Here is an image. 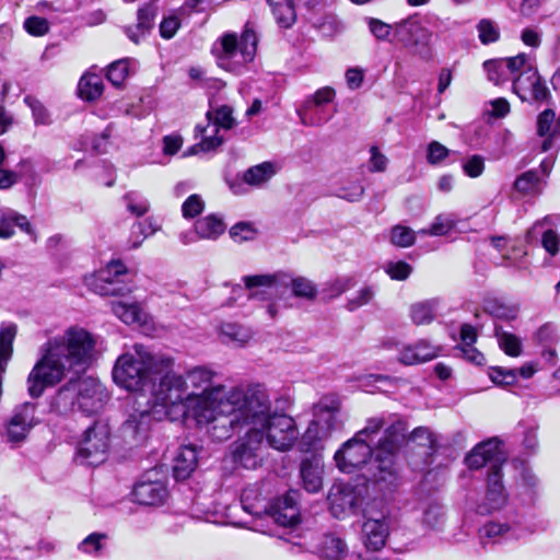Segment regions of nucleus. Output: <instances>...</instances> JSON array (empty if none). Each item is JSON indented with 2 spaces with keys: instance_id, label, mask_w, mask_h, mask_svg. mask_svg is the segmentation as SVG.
<instances>
[{
  "instance_id": "nucleus-18",
  "label": "nucleus",
  "mask_w": 560,
  "mask_h": 560,
  "mask_svg": "<svg viewBox=\"0 0 560 560\" xmlns=\"http://www.w3.org/2000/svg\"><path fill=\"white\" fill-rule=\"evenodd\" d=\"M327 500L331 514L337 518H343L361 511L363 490L350 483L336 482L329 489Z\"/></svg>"
},
{
  "instance_id": "nucleus-32",
  "label": "nucleus",
  "mask_w": 560,
  "mask_h": 560,
  "mask_svg": "<svg viewBox=\"0 0 560 560\" xmlns=\"http://www.w3.org/2000/svg\"><path fill=\"white\" fill-rule=\"evenodd\" d=\"M279 170V165L275 162H262L246 170L243 174V182L258 187L270 180Z\"/></svg>"
},
{
  "instance_id": "nucleus-34",
  "label": "nucleus",
  "mask_w": 560,
  "mask_h": 560,
  "mask_svg": "<svg viewBox=\"0 0 560 560\" xmlns=\"http://www.w3.org/2000/svg\"><path fill=\"white\" fill-rule=\"evenodd\" d=\"M109 537L106 533L94 532L78 544V551L93 558H101L107 550Z\"/></svg>"
},
{
  "instance_id": "nucleus-40",
  "label": "nucleus",
  "mask_w": 560,
  "mask_h": 560,
  "mask_svg": "<svg viewBox=\"0 0 560 560\" xmlns=\"http://www.w3.org/2000/svg\"><path fill=\"white\" fill-rule=\"evenodd\" d=\"M483 310L492 317L504 320L515 319L518 314V306L506 304L498 299L486 300Z\"/></svg>"
},
{
  "instance_id": "nucleus-45",
  "label": "nucleus",
  "mask_w": 560,
  "mask_h": 560,
  "mask_svg": "<svg viewBox=\"0 0 560 560\" xmlns=\"http://www.w3.org/2000/svg\"><path fill=\"white\" fill-rule=\"evenodd\" d=\"M270 9L277 23L281 27L288 28L292 26L296 20V13L292 0H289L280 5H275Z\"/></svg>"
},
{
  "instance_id": "nucleus-50",
  "label": "nucleus",
  "mask_w": 560,
  "mask_h": 560,
  "mask_svg": "<svg viewBox=\"0 0 560 560\" xmlns=\"http://www.w3.org/2000/svg\"><path fill=\"white\" fill-rule=\"evenodd\" d=\"M385 425V420L382 417H372L366 420V423L363 429L358 431L354 436H357L362 442L368 444H372L380 433L381 429Z\"/></svg>"
},
{
  "instance_id": "nucleus-27",
  "label": "nucleus",
  "mask_w": 560,
  "mask_h": 560,
  "mask_svg": "<svg viewBox=\"0 0 560 560\" xmlns=\"http://www.w3.org/2000/svg\"><path fill=\"white\" fill-rule=\"evenodd\" d=\"M155 15L156 10L152 4L139 8L137 12V23L124 27V32L129 40L137 45L140 44L152 31Z\"/></svg>"
},
{
  "instance_id": "nucleus-8",
  "label": "nucleus",
  "mask_w": 560,
  "mask_h": 560,
  "mask_svg": "<svg viewBox=\"0 0 560 560\" xmlns=\"http://www.w3.org/2000/svg\"><path fill=\"white\" fill-rule=\"evenodd\" d=\"M257 36L246 28L241 39L233 33L224 34L213 46L212 51L220 68L238 73L256 55Z\"/></svg>"
},
{
  "instance_id": "nucleus-56",
  "label": "nucleus",
  "mask_w": 560,
  "mask_h": 560,
  "mask_svg": "<svg viewBox=\"0 0 560 560\" xmlns=\"http://www.w3.org/2000/svg\"><path fill=\"white\" fill-rule=\"evenodd\" d=\"M364 194V187L360 182H352L342 185L336 192L339 198L346 199L350 202L359 201Z\"/></svg>"
},
{
  "instance_id": "nucleus-6",
  "label": "nucleus",
  "mask_w": 560,
  "mask_h": 560,
  "mask_svg": "<svg viewBox=\"0 0 560 560\" xmlns=\"http://www.w3.org/2000/svg\"><path fill=\"white\" fill-rule=\"evenodd\" d=\"M407 423L398 419L385 429L374 451L373 478L376 482L394 485L397 479L396 456L406 440Z\"/></svg>"
},
{
  "instance_id": "nucleus-64",
  "label": "nucleus",
  "mask_w": 560,
  "mask_h": 560,
  "mask_svg": "<svg viewBox=\"0 0 560 560\" xmlns=\"http://www.w3.org/2000/svg\"><path fill=\"white\" fill-rule=\"evenodd\" d=\"M409 439L413 442H417L420 446L434 448L435 440L433 438V433L429 428L419 427L416 428L411 433Z\"/></svg>"
},
{
  "instance_id": "nucleus-33",
  "label": "nucleus",
  "mask_w": 560,
  "mask_h": 560,
  "mask_svg": "<svg viewBox=\"0 0 560 560\" xmlns=\"http://www.w3.org/2000/svg\"><path fill=\"white\" fill-rule=\"evenodd\" d=\"M539 480L529 470H523L516 486V495L523 504L532 505L538 497Z\"/></svg>"
},
{
  "instance_id": "nucleus-55",
  "label": "nucleus",
  "mask_w": 560,
  "mask_h": 560,
  "mask_svg": "<svg viewBox=\"0 0 560 560\" xmlns=\"http://www.w3.org/2000/svg\"><path fill=\"white\" fill-rule=\"evenodd\" d=\"M540 4V0H510V7L526 19L534 16L538 12Z\"/></svg>"
},
{
  "instance_id": "nucleus-10",
  "label": "nucleus",
  "mask_w": 560,
  "mask_h": 560,
  "mask_svg": "<svg viewBox=\"0 0 560 560\" xmlns=\"http://www.w3.org/2000/svg\"><path fill=\"white\" fill-rule=\"evenodd\" d=\"M394 36L406 48L422 60L432 57V32L417 16H410L394 25Z\"/></svg>"
},
{
  "instance_id": "nucleus-52",
  "label": "nucleus",
  "mask_w": 560,
  "mask_h": 560,
  "mask_svg": "<svg viewBox=\"0 0 560 560\" xmlns=\"http://www.w3.org/2000/svg\"><path fill=\"white\" fill-rule=\"evenodd\" d=\"M257 230L248 222H238L230 230V236L236 243L252 241L256 237Z\"/></svg>"
},
{
  "instance_id": "nucleus-60",
  "label": "nucleus",
  "mask_w": 560,
  "mask_h": 560,
  "mask_svg": "<svg viewBox=\"0 0 560 560\" xmlns=\"http://www.w3.org/2000/svg\"><path fill=\"white\" fill-rule=\"evenodd\" d=\"M205 208L203 200L199 195L189 196L182 206L183 217L186 219L195 218L200 214Z\"/></svg>"
},
{
  "instance_id": "nucleus-38",
  "label": "nucleus",
  "mask_w": 560,
  "mask_h": 560,
  "mask_svg": "<svg viewBox=\"0 0 560 560\" xmlns=\"http://www.w3.org/2000/svg\"><path fill=\"white\" fill-rule=\"evenodd\" d=\"M318 551L322 557L329 560H345L348 553L345 541L334 535L324 536Z\"/></svg>"
},
{
  "instance_id": "nucleus-54",
  "label": "nucleus",
  "mask_w": 560,
  "mask_h": 560,
  "mask_svg": "<svg viewBox=\"0 0 560 560\" xmlns=\"http://www.w3.org/2000/svg\"><path fill=\"white\" fill-rule=\"evenodd\" d=\"M385 271L393 280L404 281L411 275L412 267L402 260L389 261L385 266Z\"/></svg>"
},
{
  "instance_id": "nucleus-48",
  "label": "nucleus",
  "mask_w": 560,
  "mask_h": 560,
  "mask_svg": "<svg viewBox=\"0 0 560 560\" xmlns=\"http://www.w3.org/2000/svg\"><path fill=\"white\" fill-rule=\"evenodd\" d=\"M16 335V326L8 325L0 330V363L5 369V363L12 352V342Z\"/></svg>"
},
{
  "instance_id": "nucleus-11",
  "label": "nucleus",
  "mask_w": 560,
  "mask_h": 560,
  "mask_svg": "<svg viewBox=\"0 0 560 560\" xmlns=\"http://www.w3.org/2000/svg\"><path fill=\"white\" fill-rule=\"evenodd\" d=\"M362 539L364 546L377 551L382 549L389 535L388 511L382 502H374L362 510Z\"/></svg>"
},
{
  "instance_id": "nucleus-22",
  "label": "nucleus",
  "mask_w": 560,
  "mask_h": 560,
  "mask_svg": "<svg viewBox=\"0 0 560 560\" xmlns=\"http://www.w3.org/2000/svg\"><path fill=\"white\" fill-rule=\"evenodd\" d=\"M505 459V455L500 447V441L497 438H491L477 444L467 454L465 462L470 469H480L489 465L488 471L494 470V467L502 471Z\"/></svg>"
},
{
  "instance_id": "nucleus-28",
  "label": "nucleus",
  "mask_w": 560,
  "mask_h": 560,
  "mask_svg": "<svg viewBox=\"0 0 560 560\" xmlns=\"http://www.w3.org/2000/svg\"><path fill=\"white\" fill-rule=\"evenodd\" d=\"M444 302L440 298L423 300L410 306V318L417 326L430 325L442 314Z\"/></svg>"
},
{
  "instance_id": "nucleus-17",
  "label": "nucleus",
  "mask_w": 560,
  "mask_h": 560,
  "mask_svg": "<svg viewBox=\"0 0 560 560\" xmlns=\"http://www.w3.org/2000/svg\"><path fill=\"white\" fill-rule=\"evenodd\" d=\"M513 91L522 101H544L549 91L526 54L513 79Z\"/></svg>"
},
{
  "instance_id": "nucleus-24",
  "label": "nucleus",
  "mask_w": 560,
  "mask_h": 560,
  "mask_svg": "<svg viewBox=\"0 0 560 560\" xmlns=\"http://www.w3.org/2000/svg\"><path fill=\"white\" fill-rule=\"evenodd\" d=\"M523 65V54L514 57L487 60L483 68L487 72L489 81L495 85L503 84L510 80L513 81L514 75L518 72V68Z\"/></svg>"
},
{
  "instance_id": "nucleus-19",
  "label": "nucleus",
  "mask_w": 560,
  "mask_h": 560,
  "mask_svg": "<svg viewBox=\"0 0 560 560\" xmlns=\"http://www.w3.org/2000/svg\"><path fill=\"white\" fill-rule=\"evenodd\" d=\"M132 495L135 501L139 504H162L168 495L163 471L154 468L143 474L140 480L135 485Z\"/></svg>"
},
{
  "instance_id": "nucleus-1",
  "label": "nucleus",
  "mask_w": 560,
  "mask_h": 560,
  "mask_svg": "<svg viewBox=\"0 0 560 560\" xmlns=\"http://www.w3.org/2000/svg\"><path fill=\"white\" fill-rule=\"evenodd\" d=\"M174 359L153 353L136 343L120 354L113 368L114 382L129 392H152L156 405L171 421L190 419L197 425L194 409L203 408L206 397L218 377L212 369L198 365L184 374L173 372Z\"/></svg>"
},
{
  "instance_id": "nucleus-39",
  "label": "nucleus",
  "mask_w": 560,
  "mask_h": 560,
  "mask_svg": "<svg viewBox=\"0 0 560 560\" xmlns=\"http://www.w3.org/2000/svg\"><path fill=\"white\" fill-rule=\"evenodd\" d=\"M221 337L224 342L243 346L252 339L253 331L250 328L240 324L225 323L221 326Z\"/></svg>"
},
{
  "instance_id": "nucleus-30",
  "label": "nucleus",
  "mask_w": 560,
  "mask_h": 560,
  "mask_svg": "<svg viewBox=\"0 0 560 560\" xmlns=\"http://www.w3.org/2000/svg\"><path fill=\"white\" fill-rule=\"evenodd\" d=\"M323 465L317 458H307L301 463L300 475L307 492L316 493L323 488Z\"/></svg>"
},
{
  "instance_id": "nucleus-29",
  "label": "nucleus",
  "mask_w": 560,
  "mask_h": 560,
  "mask_svg": "<svg viewBox=\"0 0 560 560\" xmlns=\"http://www.w3.org/2000/svg\"><path fill=\"white\" fill-rule=\"evenodd\" d=\"M198 465V448L195 445H183L174 458V476L176 479L188 478Z\"/></svg>"
},
{
  "instance_id": "nucleus-2",
  "label": "nucleus",
  "mask_w": 560,
  "mask_h": 560,
  "mask_svg": "<svg viewBox=\"0 0 560 560\" xmlns=\"http://www.w3.org/2000/svg\"><path fill=\"white\" fill-rule=\"evenodd\" d=\"M205 407L194 409L197 428L213 441H225L245 425L258 427L265 433V444L287 452L300 435L295 420L283 413H271L267 388L261 384L234 386L214 382Z\"/></svg>"
},
{
  "instance_id": "nucleus-26",
  "label": "nucleus",
  "mask_w": 560,
  "mask_h": 560,
  "mask_svg": "<svg viewBox=\"0 0 560 560\" xmlns=\"http://www.w3.org/2000/svg\"><path fill=\"white\" fill-rule=\"evenodd\" d=\"M529 533L532 530L518 520L505 523L488 522L480 528V536L491 539H518Z\"/></svg>"
},
{
  "instance_id": "nucleus-20",
  "label": "nucleus",
  "mask_w": 560,
  "mask_h": 560,
  "mask_svg": "<svg viewBox=\"0 0 560 560\" xmlns=\"http://www.w3.org/2000/svg\"><path fill=\"white\" fill-rule=\"evenodd\" d=\"M372 455V446L353 436L339 447L334 459L340 471L350 474L368 464Z\"/></svg>"
},
{
  "instance_id": "nucleus-58",
  "label": "nucleus",
  "mask_w": 560,
  "mask_h": 560,
  "mask_svg": "<svg viewBox=\"0 0 560 560\" xmlns=\"http://www.w3.org/2000/svg\"><path fill=\"white\" fill-rule=\"evenodd\" d=\"M443 520V508L438 503L430 504L423 513V523L430 528H438Z\"/></svg>"
},
{
  "instance_id": "nucleus-43",
  "label": "nucleus",
  "mask_w": 560,
  "mask_h": 560,
  "mask_svg": "<svg viewBox=\"0 0 560 560\" xmlns=\"http://www.w3.org/2000/svg\"><path fill=\"white\" fill-rule=\"evenodd\" d=\"M136 65V60L124 58L114 61L108 66L107 79L116 86L120 85L129 74L130 67Z\"/></svg>"
},
{
  "instance_id": "nucleus-44",
  "label": "nucleus",
  "mask_w": 560,
  "mask_h": 560,
  "mask_svg": "<svg viewBox=\"0 0 560 560\" xmlns=\"http://www.w3.org/2000/svg\"><path fill=\"white\" fill-rule=\"evenodd\" d=\"M540 179L538 171L530 170L520 175L514 182L515 190L528 195L539 191Z\"/></svg>"
},
{
  "instance_id": "nucleus-59",
  "label": "nucleus",
  "mask_w": 560,
  "mask_h": 560,
  "mask_svg": "<svg viewBox=\"0 0 560 560\" xmlns=\"http://www.w3.org/2000/svg\"><path fill=\"white\" fill-rule=\"evenodd\" d=\"M450 154V150L439 141H432L428 145L427 161L431 165H438Z\"/></svg>"
},
{
  "instance_id": "nucleus-12",
  "label": "nucleus",
  "mask_w": 560,
  "mask_h": 560,
  "mask_svg": "<svg viewBox=\"0 0 560 560\" xmlns=\"http://www.w3.org/2000/svg\"><path fill=\"white\" fill-rule=\"evenodd\" d=\"M209 124L207 127H196V132L201 136V141L192 145L186 155L196 154L199 151L208 152L214 150L222 143V138L217 137L218 127L224 129H232L235 125V118L233 117V109L228 105H222L213 112L207 113Z\"/></svg>"
},
{
  "instance_id": "nucleus-42",
  "label": "nucleus",
  "mask_w": 560,
  "mask_h": 560,
  "mask_svg": "<svg viewBox=\"0 0 560 560\" xmlns=\"http://www.w3.org/2000/svg\"><path fill=\"white\" fill-rule=\"evenodd\" d=\"M158 230L159 225L154 224L151 219L136 222L131 228L128 241L129 247L132 249L138 248L148 236L154 234Z\"/></svg>"
},
{
  "instance_id": "nucleus-46",
  "label": "nucleus",
  "mask_w": 560,
  "mask_h": 560,
  "mask_svg": "<svg viewBox=\"0 0 560 560\" xmlns=\"http://www.w3.org/2000/svg\"><path fill=\"white\" fill-rule=\"evenodd\" d=\"M495 336L500 348L510 357H518L522 352L521 340L513 334L495 328Z\"/></svg>"
},
{
  "instance_id": "nucleus-5",
  "label": "nucleus",
  "mask_w": 560,
  "mask_h": 560,
  "mask_svg": "<svg viewBox=\"0 0 560 560\" xmlns=\"http://www.w3.org/2000/svg\"><path fill=\"white\" fill-rule=\"evenodd\" d=\"M243 281L248 290H257L252 293V296L268 294L281 298L290 287L292 288L293 295L296 298L314 300L317 294L316 285L311 280L304 277L293 278L283 271L246 276L243 278Z\"/></svg>"
},
{
  "instance_id": "nucleus-14",
  "label": "nucleus",
  "mask_w": 560,
  "mask_h": 560,
  "mask_svg": "<svg viewBox=\"0 0 560 560\" xmlns=\"http://www.w3.org/2000/svg\"><path fill=\"white\" fill-rule=\"evenodd\" d=\"M244 436L234 442L233 462L246 469H255L261 465L265 452V433L258 427L247 425Z\"/></svg>"
},
{
  "instance_id": "nucleus-13",
  "label": "nucleus",
  "mask_w": 560,
  "mask_h": 560,
  "mask_svg": "<svg viewBox=\"0 0 560 560\" xmlns=\"http://www.w3.org/2000/svg\"><path fill=\"white\" fill-rule=\"evenodd\" d=\"M37 406L33 402H23L12 410L4 422L3 439L13 446L24 443L31 431L40 422L36 416Z\"/></svg>"
},
{
  "instance_id": "nucleus-63",
  "label": "nucleus",
  "mask_w": 560,
  "mask_h": 560,
  "mask_svg": "<svg viewBox=\"0 0 560 560\" xmlns=\"http://www.w3.org/2000/svg\"><path fill=\"white\" fill-rule=\"evenodd\" d=\"M464 173L472 178L479 177L485 171V160L481 155L475 154L463 163Z\"/></svg>"
},
{
  "instance_id": "nucleus-47",
  "label": "nucleus",
  "mask_w": 560,
  "mask_h": 560,
  "mask_svg": "<svg viewBox=\"0 0 560 560\" xmlns=\"http://www.w3.org/2000/svg\"><path fill=\"white\" fill-rule=\"evenodd\" d=\"M456 228V220L451 214H440L435 218L429 230H421L422 234L442 236Z\"/></svg>"
},
{
  "instance_id": "nucleus-51",
  "label": "nucleus",
  "mask_w": 560,
  "mask_h": 560,
  "mask_svg": "<svg viewBox=\"0 0 560 560\" xmlns=\"http://www.w3.org/2000/svg\"><path fill=\"white\" fill-rule=\"evenodd\" d=\"M390 241L398 247H409L415 243L416 234L410 228L396 225L392 229Z\"/></svg>"
},
{
  "instance_id": "nucleus-21",
  "label": "nucleus",
  "mask_w": 560,
  "mask_h": 560,
  "mask_svg": "<svg viewBox=\"0 0 560 560\" xmlns=\"http://www.w3.org/2000/svg\"><path fill=\"white\" fill-rule=\"evenodd\" d=\"M383 347L398 351V361L405 365L421 364L439 357L441 348L427 339L415 343H401L395 339L384 341Z\"/></svg>"
},
{
  "instance_id": "nucleus-37",
  "label": "nucleus",
  "mask_w": 560,
  "mask_h": 560,
  "mask_svg": "<svg viewBox=\"0 0 560 560\" xmlns=\"http://www.w3.org/2000/svg\"><path fill=\"white\" fill-rule=\"evenodd\" d=\"M114 314L125 324H143L147 319V313L143 311L140 304L131 303L127 304L124 302L113 303Z\"/></svg>"
},
{
  "instance_id": "nucleus-15",
  "label": "nucleus",
  "mask_w": 560,
  "mask_h": 560,
  "mask_svg": "<svg viewBox=\"0 0 560 560\" xmlns=\"http://www.w3.org/2000/svg\"><path fill=\"white\" fill-rule=\"evenodd\" d=\"M110 429L106 422L96 421L90 427L80 443L78 455L88 465H98L105 462L109 448Z\"/></svg>"
},
{
  "instance_id": "nucleus-53",
  "label": "nucleus",
  "mask_w": 560,
  "mask_h": 560,
  "mask_svg": "<svg viewBox=\"0 0 560 560\" xmlns=\"http://www.w3.org/2000/svg\"><path fill=\"white\" fill-rule=\"evenodd\" d=\"M535 339L541 347L555 346L559 341L557 327L551 323L541 325L535 334Z\"/></svg>"
},
{
  "instance_id": "nucleus-31",
  "label": "nucleus",
  "mask_w": 560,
  "mask_h": 560,
  "mask_svg": "<svg viewBox=\"0 0 560 560\" xmlns=\"http://www.w3.org/2000/svg\"><path fill=\"white\" fill-rule=\"evenodd\" d=\"M150 415L145 411L130 415L121 427L125 439L138 443L145 439L149 429Z\"/></svg>"
},
{
  "instance_id": "nucleus-16",
  "label": "nucleus",
  "mask_w": 560,
  "mask_h": 560,
  "mask_svg": "<svg viewBox=\"0 0 560 560\" xmlns=\"http://www.w3.org/2000/svg\"><path fill=\"white\" fill-rule=\"evenodd\" d=\"M126 275V266L119 260H114L105 268L88 277L85 283L100 295H120L130 291L121 279Z\"/></svg>"
},
{
  "instance_id": "nucleus-9",
  "label": "nucleus",
  "mask_w": 560,
  "mask_h": 560,
  "mask_svg": "<svg viewBox=\"0 0 560 560\" xmlns=\"http://www.w3.org/2000/svg\"><path fill=\"white\" fill-rule=\"evenodd\" d=\"M257 490L248 487L243 490L241 503L244 511L252 515H260L264 511L276 524L291 527L300 522V509L298 506L299 492L291 490L278 498L268 509L260 506Z\"/></svg>"
},
{
  "instance_id": "nucleus-35",
  "label": "nucleus",
  "mask_w": 560,
  "mask_h": 560,
  "mask_svg": "<svg viewBox=\"0 0 560 560\" xmlns=\"http://www.w3.org/2000/svg\"><path fill=\"white\" fill-rule=\"evenodd\" d=\"M301 124L304 126L318 127L329 121L332 114L327 113L326 107L317 106L313 103L305 102L298 109Z\"/></svg>"
},
{
  "instance_id": "nucleus-49",
  "label": "nucleus",
  "mask_w": 560,
  "mask_h": 560,
  "mask_svg": "<svg viewBox=\"0 0 560 560\" xmlns=\"http://www.w3.org/2000/svg\"><path fill=\"white\" fill-rule=\"evenodd\" d=\"M128 211L136 215L142 217L150 209V202L148 199L138 191H129L124 197Z\"/></svg>"
},
{
  "instance_id": "nucleus-23",
  "label": "nucleus",
  "mask_w": 560,
  "mask_h": 560,
  "mask_svg": "<svg viewBox=\"0 0 560 560\" xmlns=\"http://www.w3.org/2000/svg\"><path fill=\"white\" fill-rule=\"evenodd\" d=\"M508 492L503 485L502 471L498 467L488 471L486 479V493L481 501L477 504L479 514H489L501 510L508 502Z\"/></svg>"
},
{
  "instance_id": "nucleus-36",
  "label": "nucleus",
  "mask_w": 560,
  "mask_h": 560,
  "mask_svg": "<svg viewBox=\"0 0 560 560\" xmlns=\"http://www.w3.org/2000/svg\"><path fill=\"white\" fill-rule=\"evenodd\" d=\"M195 231L199 238L217 240L224 233L225 224L220 217L209 214L195 223Z\"/></svg>"
},
{
  "instance_id": "nucleus-57",
  "label": "nucleus",
  "mask_w": 560,
  "mask_h": 560,
  "mask_svg": "<svg viewBox=\"0 0 560 560\" xmlns=\"http://www.w3.org/2000/svg\"><path fill=\"white\" fill-rule=\"evenodd\" d=\"M368 25H369L370 32L378 40H387V39H389L392 33H394L393 25H389L378 19L369 18Z\"/></svg>"
},
{
  "instance_id": "nucleus-4",
  "label": "nucleus",
  "mask_w": 560,
  "mask_h": 560,
  "mask_svg": "<svg viewBox=\"0 0 560 560\" xmlns=\"http://www.w3.org/2000/svg\"><path fill=\"white\" fill-rule=\"evenodd\" d=\"M109 396L101 382L93 377L73 378L62 385L54 396L50 407L59 415H68L75 409L85 415L100 412Z\"/></svg>"
},
{
  "instance_id": "nucleus-7",
  "label": "nucleus",
  "mask_w": 560,
  "mask_h": 560,
  "mask_svg": "<svg viewBox=\"0 0 560 560\" xmlns=\"http://www.w3.org/2000/svg\"><path fill=\"white\" fill-rule=\"evenodd\" d=\"M340 409L341 400L338 395H324L313 406V419L302 435V444L308 448L316 447L330 439L334 432L341 430Z\"/></svg>"
},
{
  "instance_id": "nucleus-61",
  "label": "nucleus",
  "mask_w": 560,
  "mask_h": 560,
  "mask_svg": "<svg viewBox=\"0 0 560 560\" xmlns=\"http://www.w3.org/2000/svg\"><path fill=\"white\" fill-rule=\"evenodd\" d=\"M479 38L482 44L494 43L499 39V30L489 20H481L477 25Z\"/></svg>"
},
{
  "instance_id": "nucleus-25",
  "label": "nucleus",
  "mask_w": 560,
  "mask_h": 560,
  "mask_svg": "<svg viewBox=\"0 0 560 560\" xmlns=\"http://www.w3.org/2000/svg\"><path fill=\"white\" fill-rule=\"evenodd\" d=\"M15 228L36 240V233L26 215L0 203V238L8 240L14 236Z\"/></svg>"
},
{
  "instance_id": "nucleus-62",
  "label": "nucleus",
  "mask_w": 560,
  "mask_h": 560,
  "mask_svg": "<svg viewBox=\"0 0 560 560\" xmlns=\"http://www.w3.org/2000/svg\"><path fill=\"white\" fill-rule=\"evenodd\" d=\"M24 28L33 36H43L49 31V23L39 16H30L24 22Z\"/></svg>"
},
{
  "instance_id": "nucleus-41",
  "label": "nucleus",
  "mask_w": 560,
  "mask_h": 560,
  "mask_svg": "<svg viewBox=\"0 0 560 560\" xmlns=\"http://www.w3.org/2000/svg\"><path fill=\"white\" fill-rule=\"evenodd\" d=\"M78 92L81 98L93 101L103 93L102 79L96 74L83 75L78 84Z\"/></svg>"
},
{
  "instance_id": "nucleus-3",
  "label": "nucleus",
  "mask_w": 560,
  "mask_h": 560,
  "mask_svg": "<svg viewBox=\"0 0 560 560\" xmlns=\"http://www.w3.org/2000/svg\"><path fill=\"white\" fill-rule=\"evenodd\" d=\"M95 336L79 326L49 338L39 347V359L27 376L28 394L38 398L68 373L85 371L95 360Z\"/></svg>"
}]
</instances>
